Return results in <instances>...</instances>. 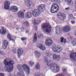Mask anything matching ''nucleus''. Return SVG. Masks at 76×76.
I'll return each mask as SVG.
<instances>
[{
  "label": "nucleus",
  "instance_id": "nucleus-53",
  "mask_svg": "<svg viewBox=\"0 0 76 76\" xmlns=\"http://www.w3.org/2000/svg\"><path fill=\"white\" fill-rule=\"evenodd\" d=\"M0 17H1V16H0Z\"/></svg>",
  "mask_w": 76,
  "mask_h": 76
},
{
  "label": "nucleus",
  "instance_id": "nucleus-31",
  "mask_svg": "<svg viewBox=\"0 0 76 76\" xmlns=\"http://www.w3.org/2000/svg\"><path fill=\"white\" fill-rule=\"evenodd\" d=\"M61 42H64V44L66 43V39H64V38L61 37Z\"/></svg>",
  "mask_w": 76,
  "mask_h": 76
},
{
  "label": "nucleus",
  "instance_id": "nucleus-27",
  "mask_svg": "<svg viewBox=\"0 0 76 76\" xmlns=\"http://www.w3.org/2000/svg\"><path fill=\"white\" fill-rule=\"evenodd\" d=\"M7 37L8 39H9L10 41H13V39H12V35H10V34H8L7 35Z\"/></svg>",
  "mask_w": 76,
  "mask_h": 76
},
{
  "label": "nucleus",
  "instance_id": "nucleus-46",
  "mask_svg": "<svg viewBox=\"0 0 76 76\" xmlns=\"http://www.w3.org/2000/svg\"><path fill=\"white\" fill-rule=\"evenodd\" d=\"M71 23H72V24H73V23H75V21H72L71 22Z\"/></svg>",
  "mask_w": 76,
  "mask_h": 76
},
{
  "label": "nucleus",
  "instance_id": "nucleus-29",
  "mask_svg": "<svg viewBox=\"0 0 76 76\" xmlns=\"http://www.w3.org/2000/svg\"><path fill=\"white\" fill-rule=\"evenodd\" d=\"M37 41V34L35 33L33 41L34 42H36Z\"/></svg>",
  "mask_w": 76,
  "mask_h": 76
},
{
  "label": "nucleus",
  "instance_id": "nucleus-32",
  "mask_svg": "<svg viewBox=\"0 0 76 76\" xmlns=\"http://www.w3.org/2000/svg\"><path fill=\"white\" fill-rule=\"evenodd\" d=\"M12 51L13 53V54H16L17 52L16 50V49L14 48H13L12 49Z\"/></svg>",
  "mask_w": 76,
  "mask_h": 76
},
{
  "label": "nucleus",
  "instance_id": "nucleus-6",
  "mask_svg": "<svg viewBox=\"0 0 76 76\" xmlns=\"http://www.w3.org/2000/svg\"><path fill=\"white\" fill-rule=\"evenodd\" d=\"M52 49L54 52H61L62 50V48L57 47L56 45L53 46Z\"/></svg>",
  "mask_w": 76,
  "mask_h": 76
},
{
  "label": "nucleus",
  "instance_id": "nucleus-23",
  "mask_svg": "<svg viewBox=\"0 0 76 76\" xmlns=\"http://www.w3.org/2000/svg\"><path fill=\"white\" fill-rule=\"evenodd\" d=\"M23 49L22 48H20L18 49V54L19 55H21L23 54Z\"/></svg>",
  "mask_w": 76,
  "mask_h": 76
},
{
  "label": "nucleus",
  "instance_id": "nucleus-51",
  "mask_svg": "<svg viewBox=\"0 0 76 76\" xmlns=\"http://www.w3.org/2000/svg\"><path fill=\"white\" fill-rule=\"evenodd\" d=\"M25 44H26V43H25Z\"/></svg>",
  "mask_w": 76,
  "mask_h": 76
},
{
  "label": "nucleus",
  "instance_id": "nucleus-14",
  "mask_svg": "<svg viewBox=\"0 0 76 76\" xmlns=\"http://www.w3.org/2000/svg\"><path fill=\"white\" fill-rule=\"evenodd\" d=\"M17 15L19 18H23L24 17L25 14L23 11H21L18 12Z\"/></svg>",
  "mask_w": 76,
  "mask_h": 76
},
{
  "label": "nucleus",
  "instance_id": "nucleus-45",
  "mask_svg": "<svg viewBox=\"0 0 76 76\" xmlns=\"http://www.w3.org/2000/svg\"><path fill=\"white\" fill-rule=\"evenodd\" d=\"M0 76H4V75H3V74L2 73H1V74H0Z\"/></svg>",
  "mask_w": 76,
  "mask_h": 76
},
{
  "label": "nucleus",
  "instance_id": "nucleus-5",
  "mask_svg": "<svg viewBox=\"0 0 76 76\" xmlns=\"http://www.w3.org/2000/svg\"><path fill=\"white\" fill-rule=\"evenodd\" d=\"M41 12H42L41 11L40 9H35L32 11V15L34 17H37V16H39Z\"/></svg>",
  "mask_w": 76,
  "mask_h": 76
},
{
  "label": "nucleus",
  "instance_id": "nucleus-25",
  "mask_svg": "<svg viewBox=\"0 0 76 76\" xmlns=\"http://www.w3.org/2000/svg\"><path fill=\"white\" fill-rule=\"evenodd\" d=\"M34 64H35V63L31 61H30L28 63V65L31 67Z\"/></svg>",
  "mask_w": 76,
  "mask_h": 76
},
{
  "label": "nucleus",
  "instance_id": "nucleus-28",
  "mask_svg": "<svg viewBox=\"0 0 76 76\" xmlns=\"http://www.w3.org/2000/svg\"><path fill=\"white\" fill-rule=\"evenodd\" d=\"M40 23L39 20L34 19L33 23L34 25H37Z\"/></svg>",
  "mask_w": 76,
  "mask_h": 76
},
{
  "label": "nucleus",
  "instance_id": "nucleus-17",
  "mask_svg": "<svg viewBox=\"0 0 76 76\" xmlns=\"http://www.w3.org/2000/svg\"><path fill=\"white\" fill-rule=\"evenodd\" d=\"M53 59L54 60H60V55H57L56 54H54L53 55Z\"/></svg>",
  "mask_w": 76,
  "mask_h": 76
},
{
  "label": "nucleus",
  "instance_id": "nucleus-26",
  "mask_svg": "<svg viewBox=\"0 0 76 76\" xmlns=\"http://www.w3.org/2000/svg\"><path fill=\"white\" fill-rule=\"evenodd\" d=\"M35 54L36 57H37V58H39V57L41 56V54H40V53L37 51H36L35 52Z\"/></svg>",
  "mask_w": 76,
  "mask_h": 76
},
{
  "label": "nucleus",
  "instance_id": "nucleus-21",
  "mask_svg": "<svg viewBox=\"0 0 76 76\" xmlns=\"http://www.w3.org/2000/svg\"><path fill=\"white\" fill-rule=\"evenodd\" d=\"M0 32L2 35H4L6 33V30L4 29V27H2L0 30Z\"/></svg>",
  "mask_w": 76,
  "mask_h": 76
},
{
  "label": "nucleus",
  "instance_id": "nucleus-2",
  "mask_svg": "<svg viewBox=\"0 0 76 76\" xmlns=\"http://www.w3.org/2000/svg\"><path fill=\"white\" fill-rule=\"evenodd\" d=\"M9 60V58L5 59L4 61V63L5 64L4 68L5 71L7 72H11L14 68L13 65L14 62L12 61Z\"/></svg>",
  "mask_w": 76,
  "mask_h": 76
},
{
  "label": "nucleus",
  "instance_id": "nucleus-41",
  "mask_svg": "<svg viewBox=\"0 0 76 76\" xmlns=\"http://www.w3.org/2000/svg\"><path fill=\"white\" fill-rule=\"evenodd\" d=\"M56 76H64L63 74H57Z\"/></svg>",
  "mask_w": 76,
  "mask_h": 76
},
{
  "label": "nucleus",
  "instance_id": "nucleus-11",
  "mask_svg": "<svg viewBox=\"0 0 76 76\" xmlns=\"http://www.w3.org/2000/svg\"><path fill=\"white\" fill-rule=\"evenodd\" d=\"M71 30L70 27L69 26H65L63 29V31L64 32H68Z\"/></svg>",
  "mask_w": 76,
  "mask_h": 76
},
{
  "label": "nucleus",
  "instance_id": "nucleus-8",
  "mask_svg": "<svg viewBox=\"0 0 76 76\" xmlns=\"http://www.w3.org/2000/svg\"><path fill=\"white\" fill-rule=\"evenodd\" d=\"M10 3L8 1H6L4 2V9L5 10L9 9Z\"/></svg>",
  "mask_w": 76,
  "mask_h": 76
},
{
  "label": "nucleus",
  "instance_id": "nucleus-1",
  "mask_svg": "<svg viewBox=\"0 0 76 76\" xmlns=\"http://www.w3.org/2000/svg\"><path fill=\"white\" fill-rule=\"evenodd\" d=\"M44 59L45 60L44 62L46 63L47 66L50 67V69L52 72H54L55 73H57L59 72L60 69L58 65L51 63L50 61H47L48 58L46 56L44 57Z\"/></svg>",
  "mask_w": 76,
  "mask_h": 76
},
{
  "label": "nucleus",
  "instance_id": "nucleus-36",
  "mask_svg": "<svg viewBox=\"0 0 76 76\" xmlns=\"http://www.w3.org/2000/svg\"><path fill=\"white\" fill-rule=\"evenodd\" d=\"M20 29L22 32H24V31H25V30H24V28H23V27H20Z\"/></svg>",
  "mask_w": 76,
  "mask_h": 76
},
{
  "label": "nucleus",
  "instance_id": "nucleus-20",
  "mask_svg": "<svg viewBox=\"0 0 76 76\" xmlns=\"http://www.w3.org/2000/svg\"><path fill=\"white\" fill-rule=\"evenodd\" d=\"M56 34H57V35H59L60 34V33L61 32V29L59 27V26H57L56 27Z\"/></svg>",
  "mask_w": 76,
  "mask_h": 76
},
{
  "label": "nucleus",
  "instance_id": "nucleus-39",
  "mask_svg": "<svg viewBox=\"0 0 76 76\" xmlns=\"http://www.w3.org/2000/svg\"><path fill=\"white\" fill-rule=\"evenodd\" d=\"M26 38L25 37L23 38H21V39L22 41H24V40H26Z\"/></svg>",
  "mask_w": 76,
  "mask_h": 76
},
{
  "label": "nucleus",
  "instance_id": "nucleus-33",
  "mask_svg": "<svg viewBox=\"0 0 76 76\" xmlns=\"http://www.w3.org/2000/svg\"><path fill=\"white\" fill-rule=\"evenodd\" d=\"M34 76H44L42 75H40L39 73H36L34 75Z\"/></svg>",
  "mask_w": 76,
  "mask_h": 76
},
{
  "label": "nucleus",
  "instance_id": "nucleus-12",
  "mask_svg": "<svg viewBox=\"0 0 76 76\" xmlns=\"http://www.w3.org/2000/svg\"><path fill=\"white\" fill-rule=\"evenodd\" d=\"M57 16H60V19L62 20H64V19H66V16L63 13H59L58 14Z\"/></svg>",
  "mask_w": 76,
  "mask_h": 76
},
{
  "label": "nucleus",
  "instance_id": "nucleus-44",
  "mask_svg": "<svg viewBox=\"0 0 76 76\" xmlns=\"http://www.w3.org/2000/svg\"><path fill=\"white\" fill-rule=\"evenodd\" d=\"M69 9H70V7H67L65 9V10H69Z\"/></svg>",
  "mask_w": 76,
  "mask_h": 76
},
{
  "label": "nucleus",
  "instance_id": "nucleus-42",
  "mask_svg": "<svg viewBox=\"0 0 76 76\" xmlns=\"http://www.w3.org/2000/svg\"><path fill=\"white\" fill-rule=\"evenodd\" d=\"M72 44L73 46H75V44H76V42H75L74 41H73L72 42Z\"/></svg>",
  "mask_w": 76,
  "mask_h": 76
},
{
  "label": "nucleus",
  "instance_id": "nucleus-3",
  "mask_svg": "<svg viewBox=\"0 0 76 76\" xmlns=\"http://www.w3.org/2000/svg\"><path fill=\"white\" fill-rule=\"evenodd\" d=\"M58 10H59V7L58 5L56 3L53 4L51 7V12L52 13H54L57 12Z\"/></svg>",
  "mask_w": 76,
  "mask_h": 76
},
{
  "label": "nucleus",
  "instance_id": "nucleus-35",
  "mask_svg": "<svg viewBox=\"0 0 76 76\" xmlns=\"http://www.w3.org/2000/svg\"><path fill=\"white\" fill-rule=\"evenodd\" d=\"M53 1L54 2H55L56 3H60V0H53Z\"/></svg>",
  "mask_w": 76,
  "mask_h": 76
},
{
  "label": "nucleus",
  "instance_id": "nucleus-18",
  "mask_svg": "<svg viewBox=\"0 0 76 76\" xmlns=\"http://www.w3.org/2000/svg\"><path fill=\"white\" fill-rule=\"evenodd\" d=\"M38 8L42 10V12H43L45 9V6L44 4H41L38 7Z\"/></svg>",
  "mask_w": 76,
  "mask_h": 76
},
{
  "label": "nucleus",
  "instance_id": "nucleus-30",
  "mask_svg": "<svg viewBox=\"0 0 76 76\" xmlns=\"http://www.w3.org/2000/svg\"><path fill=\"white\" fill-rule=\"evenodd\" d=\"M40 67L41 66H40V65L39 64V63L35 65V68L37 70L39 69Z\"/></svg>",
  "mask_w": 76,
  "mask_h": 76
},
{
  "label": "nucleus",
  "instance_id": "nucleus-49",
  "mask_svg": "<svg viewBox=\"0 0 76 76\" xmlns=\"http://www.w3.org/2000/svg\"><path fill=\"white\" fill-rule=\"evenodd\" d=\"M75 7H76V1H75Z\"/></svg>",
  "mask_w": 76,
  "mask_h": 76
},
{
  "label": "nucleus",
  "instance_id": "nucleus-4",
  "mask_svg": "<svg viewBox=\"0 0 76 76\" xmlns=\"http://www.w3.org/2000/svg\"><path fill=\"white\" fill-rule=\"evenodd\" d=\"M42 28L44 29H46L45 32L48 33H50L51 30V26L50 24L46 23L43 24L42 26Z\"/></svg>",
  "mask_w": 76,
  "mask_h": 76
},
{
  "label": "nucleus",
  "instance_id": "nucleus-9",
  "mask_svg": "<svg viewBox=\"0 0 76 76\" xmlns=\"http://www.w3.org/2000/svg\"><path fill=\"white\" fill-rule=\"evenodd\" d=\"M23 67L24 70H27V71L26 72V73L27 75H29L30 73V69H29V66L26 64H24L23 65Z\"/></svg>",
  "mask_w": 76,
  "mask_h": 76
},
{
  "label": "nucleus",
  "instance_id": "nucleus-52",
  "mask_svg": "<svg viewBox=\"0 0 76 76\" xmlns=\"http://www.w3.org/2000/svg\"><path fill=\"white\" fill-rule=\"evenodd\" d=\"M24 12H25L26 11H25V10H24Z\"/></svg>",
  "mask_w": 76,
  "mask_h": 76
},
{
  "label": "nucleus",
  "instance_id": "nucleus-37",
  "mask_svg": "<svg viewBox=\"0 0 76 76\" xmlns=\"http://www.w3.org/2000/svg\"><path fill=\"white\" fill-rule=\"evenodd\" d=\"M46 55L48 57H50L51 55V54L50 53H47L46 54Z\"/></svg>",
  "mask_w": 76,
  "mask_h": 76
},
{
  "label": "nucleus",
  "instance_id": "nucleus-47",
  "mask_svg": "<svg viewBox=\"0 0 76 76\" xmlns=\"http://www.w3.org/2000/svg\"><path fill=\"white\" fill-rule=\"evenodd\" d=\"M16 29H17V30H19V27H17L16 28Z\"/></svg>",
  "mask_w": 76,
  "mask_h": 76
},
{
  "label": "nucleus",
  "instance_id": "nucleus-48",
  "mask_svg": "<svg viewBox=\"0 0 76 76\" xmlns=\"http://www.w3.org/2000/svg\"><path fill=\"white\" fill-rule=\"evenodd\" d=\"M28 30H27L26 31V34H27V33H28Z\"/></svg>",
  "mask_w": 76,
  "mask_h": 76
},
{
  "label": "nucleus",
  "instance_id": "nucleus-43",
  "mask_svg": "<svg viewBox=\"0 0 76 76\" xmlns=\"http://www.w3.org/2000/svg\"><path fill=\"white\" fill-rule=\"evenodd\" d=\"M0 52L1 54H4V52L3 51H0Z\"/></svg>",
  "mask_w": 76,
  "mask_h": 76
},
{
  "label": "nucleus",
  "instance_id": "nucleus-16",
  "mask_svg": "<svg viewBox=\"0 0 76 76\" xmlns=\"http://www.w3.org/2000/svg\"><path fill=\"white\" fill-rule=\"evenodd\" d=\"M25 3L26 6H32L33 4V2L31 1H25Z\"/></svg>",
  "mask_w": 76,
  "mask_h": 76
},
{
  "label": "nucleus",
  "instance_id": "nucleus-7",
  "mask_svg": "<svg viewBox=\"0 0 76 76\" xmlns=\"http://www.w3.org/2000/svg\"><path fill=\"white\" fill-rule=\"evenodd\" d=\"M70 58L73 61H76V53L72 52L70 54Z\"/></svg>",
  "mask_w": 76,
  "mask_h": 76
},
{
  "label": "nucleus",
  "instance_id": "nucleus-13",
  "mask_svg": "<svg viewBox=\"0 0 76 76\" xmlns=\"http://www.w3.org/2000/svg\"><path fill=\"white\" fill-rule=\"evenodd\" d=\"M36 46L38 48H40V50H41L42 51H44L45 50V47L44 46L42 45L41 43H37Z\"/></svg>",
  "mask_w": 76,
  "mask_h": 76
},
{
  "label": "nucleus",
  "instance_id": "nucleus-15",
  "mask_svg": "<svg viewBox=\"0 0 76 76\" xmlns=\"http://www.w3.org/2000/svg\"><path fill=\"white\" fill-rule=\"evenodd\" d=\"M13 12H17L18 10V8L16 6H12L10 9Z\"/></svg>",
  "mask_w": 76,
  "mask_h": 76
},
{
  "label": "nucleus",
  "instance_id": "nucleus-19",
  "mask_svg": "<svg viewBox=\"0 0 76 76\" xmlns=\"http://www.w3.org/2000/svg\"><path fill=\"white\" fill-rule=\"evenodd\" d=\"M8 45V42L7 40H4L3 43V47L4 49H6L7 48V46Z\"/></svg>",
  "mask_w": 76,
  "mask_h": 76
},
{
  "label": "nucleus",
  "instance_id": "nucleus-34",
  "mask_svg": "<svg viewBox=\"0 0 76 76\" xmlns=\"http://www.w3.org/2000/svg\"><path fill=\"white\" fill-rule=\"evenodd\" d=\"M37 35L38 36V38H42V37H43V36L40 34H37Z\"/></svg>",
  "mask_w": 76,
  "mask_h": 76
},
{
  "label": "nucleus",
  "instance_id": "nucleus-10",
  "mask_svg": "<svg viewBox=\"0 0 76 76\" xmlns=\"http://www.w3.org/2000/svg\"><path fill=\"white\" fill-rule=\"evenodd\" d=\"M53 42V41L51 39H49V38H48L46 39L45 41V44L46 46L48 47H50V46H51L52 45V43Z\"/></svg>",
  "mask_w": 76,
  "mask_h": 76
},
{
  "label": "nucleus",
  "instance_id": "nucleus-50",
  "mask_svg": "<svg viewBox=\"0 0 76 76\" xmlns=\"http://www.w3.org/2000/svg\"><path fill=\"white\" fill-rule=\"evenodd\" d=\"M18 57H19V58H20V56H18Z\"/></svg>",
  "mask_w": 76,
  "mask_h": 76
},
{
  "label": "nucleus",
  "instance_id": "nucleus-24",
  "mask_svg": "<svg viewBox=\"0 0 76 76\" xmlns=\"http://www.w3.org/2000/svg\"><path fill=\"white\" fill-rule=\"evenodd\" d=\"M65 1L67 2L68 6H71L72 4V0H65Z\"/></svg>",
  "mask_w": 76,
  "mask_h": 76
},
{
  "label": "nucleus",
  "instance_id": "nucleus-40",
  "mask_svg": "<svg viewBox=\"0 0 76 76\" xmlns=\"http://www.w3.org/2000/svg\"><path fill=\"white\" fill-rule=\"evenodd\" d=\"M62 71L66 73V72H67V70L66 69H63Z\"/></svg>",
  "mask_w": 76,
  "mask_h": 76
},
{
  "label": "nucleus",
  "instance_id": "nucleus-38",
  "mask_svg": "<svg viewBox=\"0 0 76 76\" xmlns=\"http://www.w3.org/2000/svg\"><path fill=\"white\" fill-rule=\"evenodd\" d=\"M24 24L25 25H26L27 26H29V23H28V21L25 22L24 23Z\"/></svg>",
  "mask_w": 76,
  "mask_h": 76
},
{
  "label": "nucleus",
  "instance_id": "nucleus-22",
  "mask_svg": "<svg viewBox=\"0 0 76 76\" xmlns=\"http://www.w3.org/2000/svg\"><path fill=\"white\" fill-rule=\"evenodd\" d=\"M32 17V14L30 12H28L26 13V18H31Z\"/></svg>",
  "mask_w": 76,
  "mask_h": 76
}]
</instances>
